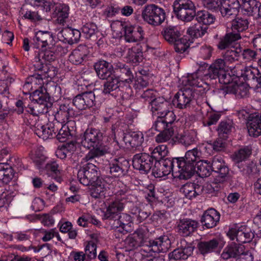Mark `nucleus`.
I'll list each match as a JSON object with an SVG mask.
<instances>
[{"label":"nucleus","mask_w":261,"mask_h":261,"mask_svg":"<svg viewBox=\"0 0 261 261\" xmlns=\"http://www.w3.org/2000/svg\"><path fill=\"white\" fill-rule=\"evenodd\" d=\"M145 230L139 229L132 236L125 240V247L128 250L135 249L139 247L146 246L147 250L142 249L141 252L160 253L166 252L171 246V241L167 236H162L147 242Z\"/></svg>","instance_id":"f257e3e1"},{"label":"nucleus","mask_w":261,"mask_h":261,"mask_svg":"<svg viewBox=\"0 0 261 261\" xmlns=\"http://www.w3.org/2000/svg\"><path fill=\"white\" fill-rule=\"evenodd\" d=\"M113 201L107 208L103 216L104 219L116 218L118 214L122 212L127 202H132L135 199L131 195L127 187L121 181L114 180L112 182Z\"/></svg>","instance_id":"f03ea898"},{"label":"nucleus","mask_w":261,"mask_h":261,"mask_svg":"<svg viewBox=\"0 0 261 261\" xmlns=\"http://www.w3.org/2000/svg\"><path fill=\"white\" fill-rule=\"evenodd\" d=\"M102 133L98 129L88 128L81 135L80 143L84 147L90 149L83 159L86 161L99 157L110 152L109 147L102 144Z\"/></svg>","instance_id":"7ed1b4c3"},{"label":"nucleus","mask_w":261,"mask_h":261,"mask_svg":"<svg viewBox=\"0 0 261 261\" xmlns=\"http://www.w3.org/2000/svg\"><path fill=\"white\" fill-rule=\"evenodd\" d=\"M201 154V152L194 148L186 152L185 158H175L177 168L174 171L175 176L179 177V179L190 178L195 171V164L200 160Z\"/></svg>","instance_id":"20e7f679"},{"label":"nucleus","mask_w":261,"mask_h":261,"mask_svg":"<svg viewBox=\"0 0 261 261\" xmlns=\"http://www.w3.org/2000/svg\"><path fill=\"white\" fill-rule=\"evenodd\" d=\"M111 27L114 37L121 38L123 35L127 42L138 43L144 39L143 30L140 26H133L126 22L116 21L111 24Z\"/></svg>","instance_id":"39448f33"},{"label":"nucleus","mask_w":261,"mask_h":261,"mask_svg":"<svg viewBox=\"0 0 261 261\" xmlns=\"http://www.w3.org/2000/svg\"><path fill=\"white\" fill-rule=\"evenodd\" d=\"M47 48L36 53L35 64L37 68H40L39 58L46 60L49 62L54 61L58 54L63 50L62 46L59 43H55L52 34L48 31H39L37 32Z\"/></svg>","instance_id":"423d86ee"},{"label":"nucleus","mask_w":261,"mask_h":261,"mask_svg":"<svg viewBox=\"0 0 261 261\" xmlns=\"http://www.w3.org/2000/svg\"><path fill=\"white\" fill-rule=\"evenodd\" d=\"M162 34L165 39L171 44H173L176 52L182 53L189 47L186 38L182 37V33L178 27L169 26L164 29Z\"/></svg>","instance_id":"0eeeda50"},{"label":"nucleus","mask_w":261,"mask_h":261,"mask_svg":"<svg viewBox=\"0 0 261 261\" xmlns=\"http://www.w3.org/2000/svg\"><path fill=\"white\" fill-rule=\"evenodd\" d=\"M173 11L176 17L182 21L189 22L196 15V9L191 0H175Z\"/></svg>","instance_id":"6e6552de"},{"label":"nucleus","mask_w":261,"mask_h":261,"mask_svg":"<svg viewBox=\"0 0 261 261\" xmlns=\"http://www.w3.org/2000/svg\"><path fill=\"white\" fill-rule=\"evenodd\" d=\"M176 168H177L176 159L166 158L160 161H155L152 169V172L155 177L160 178L166 176L172 172L174 178L179 179V177H176L174 175Z\"/></svg>","instance_id":"1a4fd4ad"},{"label":"nucleus","mask_w":261,"mask_h":261,"mask_svg":"<svg viewBox=\"0 0 261 261\" xmlns=\"http://www.w3.org/2000/svg\"><path fill=\"white\" fill-rule=\"evenodd\" d=\"M142 16L144 21L153 26L160 25L166 18L164 10L154 4L146 6Z\"/></svg>","instance_id":"9d476101"},{"label":"nucleus","mask_w":261,"mask_h":261,"mask_svg":"<svg viewBox=\"0 0 261 261\" xmlns=\"http://www.w3.org/2000/svg\"><path fill=\"white\" fill-rule=\"evenodd\" d=\"M29 124L33 127V129L35 134L44 140L55 137L61 125V123L55 121L50 122L44 125L40 121L35 123L31 121Z\"/></svg>","instance_id":"9b49d317"},{"label":"nucleus","mask_w":261,"mask_h":261,"mask_svg":"<svg viewBox=\"0 0 261 261\" xmlns=\"http://www.w3.org/2000/svg\"><path fill=\"white\" fill-rule=\"evenodd\" d=\"M227 235L231 240H236L239 243L250 242L254 236L249 227L243 225L229 228Z\"/></svg>","instance_id":"f8f14e48"},{"label":"nucleus","mask_w":261,"mask_h":261,"mask_svg":"<svg viewBox=\"0 0 261 261\" xmlns=\"http://www.w3.org/2000/svg\"><path fill=\"white\" fill-rule=\"evenodd\" d=\"M107 82L103 85V93L105 94H110L113 96H116L120 92V95L123 98H128L131 92V88L129 86L126 87V92L122 93V90H120V84L122 83L119 78L115 75H113L107 79Z\"/></svg>","instance_id":"ddd939ff"},{"label":"nucleus","mask_w":261,"mask_h":261,"mask_svg":"<svg viewBox=\"0 0 261 261\" xmlns=\"http://www.w3.org/2000/svg\"><path fill=\"white\" fill-rule=\"evenodd\" d=\"M230 69L233 75L243 77L245 81H252L256 83L261 73L257 68L252 66L241 68L240 65H238L237 66H230Z\"/></svg>","instance_id":"4468645a"},{"label":"nucleus","mask_w":261,"mask_h":261,"mask_svg":"<svg viewBox=\"0 0 261 261\" xmlns=\"http://www.w3.org/2000/svg\"><path fill=\"white\" fill-rule=\"evenodd\" d=\"M154 163L152 156L146 153H137L133 159V167L142 173H147L152 168Z\"/></svg>","instance_id":"2eb2a0df"},{"label":"nucleus","mask_w":261,"mask_h":261,"mask_svg":"<svg viewBox=\"0 0 261 261\" xmlns=\"http://www.w3.org/2000/svg\"><path fill=\"white\" fill-rule=\"evenodd\" d=\"M193 100V93L189 88H184L179 91L172 100L174 107L180 109L189 107Z\"/></svg>","instance_id":"dca6fc26"},{"label":"nucleus","mask_w":261,"mask_h":261,"mask_svg":"<svg viewBox=\"0 0 261 261\" xmlns=\"http://www.w3.org/2000/svg\"><path fill=\"white\" fill-rule=\"evenodd\" d=\"M75 115V111L69 103H62L59 106L55 115V122L60 123L69 124L72 122L69 119Z\"/></svg>","instance_id":"f3484780"},{"label":"nucleus","mask_w":261,"mask_h":261,"mask_svg":"<svg viewBox=\"0 0 261 261\" xmlns=\"http://www.w3.org/2000/svg\"><path fill=\"white\" fill-rule=\"evenodd\" d=\"M95 99L94 93L90 91L77 95L73 99L72 102L77 109L83 110L92 107L94 105Z\"/></svg>","instance_id":"a211bd4d"},{"label":"nucleus","mask_w":261,"mask_h":261,"mask_svg":"<svg viewBox=\"0 0 261 261\" xmlns=\"http://www.w3.org/2000/svg\"><path fill=\"white\" fill-rule=\"evenodd\" d=\"M210 164L212 171L218 174L215 179L216 181L217 182H222L225 181L226 177L228 174L229 170L222 158L215 156Z\"/></svg>","instance_id":"6ab92c4d"},{"label":"nucleus","mask_w":261,"mask_h":261,"mask_svg":"<svg viewBox=\"0 0 261 261\" xmlns=\"http://www.w3.org/2000/svg\"><path fill=\"white\" fill-rule=\"evenodd\" d=\"M33 104L34 107V111L37 116L40 114L46 113L48 112L47 100L48 97L43 93L39 91H35L32 95Z\"/></svg>","instance_id":"aec40b11"},{"label":"nucleus","mask_w":261,"mask_h":261,"mask_svg":"<svg viewBox=\"0 0 261 261\" xmlns=\"http://www.w3.org/2000/svg\"><path fill=\"white\" fill-rule=\"evenodd\" d=\"M202 69H199L196 72L188 74L187 76L182 77V84L185 86H191L197 87H203L206 83L204 81L203 75L205 78Z\"/></svg>","instance_id":"412c9836"},{"label":"nucleus","mask_w":261,"mask_h":261,"mask_svg":"<svg viewBox=\"0 0 261 261\" xmlns=\"http://www.w3.org/2000/svg\"><path fill=\"white\" fill-rule=\"evenodd\" d=\"M57 36L60 40L69 44H73L79 41L81 32L78 30L68 27L64 28L60 31Z\"/></svg>","instance_id":"4be33fe9"},{"label":"nucleus","mask_w":261,"mask_h":261,"mask_svg":"<svg viewBox=\"0 0 261 261\" xmlns=\"http://www.w3.org/2000/svg\"><path fill=\"white\" fill-rule=\"evenodd\" d=\"M240 7L241 3L239 0H223L219 9L222 15L228 18L236 15Z\"/></svg>","instance_id":"5701e85b"},{"label":"nucleus","mask_w":261,"mask_h":261,"mask_svg":"<svg viewBox=\"0 0 261 261\" xmlns=\"http://www.w3.org/2000/svg\"><path fill=\"white\" fill-rule=\"evenodd\" d=\"M248 132L250 136L257 137L261 135V118L256 113L250 114L247 121Z\"/></svg>","instance_id":"b1692460"},{"label":"nucleus","mask_w":261,"mask_h":261,"mask_svg":"<svg viewBox=\"0 0 261 261\" xmlns=\"http://www.w3.org/2000/svg\"><path fill=\"white\" fill-rule=\"evenodd\" d=\"M220 218V213L214 208H210L204 213L201 218V222L203 226L211 228L216 226Z\"/></svg>","instance_id":"393cba45"},{"label":"nucleus","mask_w":261,"mask_h":261,"mask_svg":"<svg viewBox=\"0 0 261 261\" xmlns=\"http://www.w3.org/2000/svg\"><path fill=\"white\" fill-rule=\"evenodd\" d=\"M128 162L123 158L115 159L114 162L110 164V173L114 177L124 175L127 170Z\"/></svg>","instance_id":"a878e982"},{"label":"nucleus","mask_w":261,"mask_h":261,"mask_svg":"<svg viewBox=\"0 0 261 261\" xmlns=\"http://www.w3.org/2000/svg\"><path fill=\"white\" fill-rule=\"evenodd\" d=\"M94 67L97 76L100 79L106 80L113 75L112 65L106 61H98L95 63Z\"/></svg>","instance_id":"bb28decb"},{"label":"nucleus","mask_w":261,"mask_h":261,"mask_svg":"<svg viewBox=\"0 0 261 261\" xmlns=\"http://www.w3.org/2000/svg\"><path fill=\"white\" fill-rule=\"evenodd\" d=\"M227 62L224 59H217L214 63H213L208 69V72L205 73V76L207 79H216L219 75V73L226 70V67L230 70V67L227 65Z\"/></svg>","instance_id":"cd10ccee"},{"label":"nucleus","mask_w":261,"mask_h":261,"mask_svg":"<svg viewBox=\"0 0 261 261\" xmlns=\"http://www.w3.org/2000/svg\"><path fill=\"white\" fill-rule=\"evenodd\" d=\"M198 224L195 220L184 219L180 220L178 223V231L182 235L188 236L197 229Z\"/></svg>","instance_id":"c85d7f7f"},{"label":"nucleus","mask_w":261,"mask_h":261,"mask_svg":"<svg viewBox=\"0 0 261 261\" xmlns=\"http://www.w3.org/2000/svg\"><path fill=\"white\" fill-rule=\"evenodd\" d=\"M113 221L111 223L112 227L114 229H118V231H127L128 227L130 226L131 217L125 213L118 214L116 218L110 219Z\"/></svg>","instance_id":"c756f323"},{"label":"nucleus","mask_w":261,"mask_h":261,"mask_svg":"<svg viewBox=\"0 0 261 261\" xmlns=\"http://www.w3.org/2000/svg\"><path fill=\"white\" fill-rule=\"evenodd\" d=\"M106 190V181L102 178L97 179L89 187L90 194L94 198H101L105 197Z\"/></svg>","instance_id":"7c9ffc66"},{"label":"nucleus","mask_w":261,"mask_h":261,"mask_svg":"<svg viewBox=\"0 0 261 261\" xmlns=\"http://www.w3.org/2000/svg\"><path fill=\"white\" fill-rule=\"evenodd\" d=\"M116 76L120 80L122 83L132 82L134 78L130 69L125 64L121 63H116L115 67Z\"/></svg>","instance_id":"2f4dec72"},{"label":"nucleus","mask_w":261,"mask_h":261,"mask_svg":"<svg viewBox=\"0 0 261 261\" xmlns=\"http://www.w3.org/2000/svg\"><path fill=\"white\" fill-rule=\"evenodd\" d=\"M123 141L128 147H137L141 145L144 141L143 134L140 132H133L124 134Z\"/></svg>","instance_id":"473e14b6"},{"label":"nucleus","mask_w":261,"mask_h":261,"mask_svg":"<svg viewBox=\"0 0 261 261\" xmlns=\"http://www.w3.org/2000/svg\"><path fill=\"white\" fill-rule=\"evenodd\" d=\"M69 7L63 3L59 2L56 4V9L52 13L53 17L56 18V21L59 24H63L69 16Z\"/></svg>","instance_id":"72a5a7b5"},{"label":"nucleus","mask_w":261,"mask_h":261,"mask_svg":"<svg viewBox=\"0 0 261 261\" xmlns=\"http://www.w3.org/2000/svg\"><path fill=\"white\" fill-rule=\"evenodd\" d=\"M194 250V247L190 245H186L181 247L174 249L168 255L170 260L186 259L191 256Z\"/></svg>","instance_id":"f704fd0d"},{"label":"nucleus","mask_w":261,"mask_h":261,"mask_svg":"<svg viewBox=\"0 0 261 261\" xmlns=\"http://www.w3.org/2000/svg\"><path fill=\"white\" fill-rule=\"evenodd\" d=\"M225 91L227 93L234 94L236 96L241 98L248 95L249 88L246 84L240 83L239 84L233 82L226 87Z\"/></svg>","instance_id":"c9c22d12"},{"label":"nucleus","mask_w":261,"mask_h":261,"mask_svg":"<svg viewBox=\"0 0 261 261\" xmlns=\"http://www.w3.org/2000/svg\"><path fill=\"white\" fill-rule=\"evenodd\" d=\"M241 38L240 34L228 31L224 36L220 38L217 46L221 50L226 49Z\"/></svg>","instance_id":"e433bc0d"},{"label":"nucleus","mask_w":261,"mask_h":261,"mask_svg":"<svg viewBox=\"0 0 261 261\" xmlns=\"http://www.w3.org/2000/svg\"><path fill=\"white\" fill-rule=\"evenodd\" d=\"M243 249V245L231 243L224 248L221 254V257L224 260L236 258L242 253Z\"/></svg>","instance_id":"4c0bfd02"},{"label":"nucleus","mask_w":261,"mask_h":261,"mask_svg":"<svg viewBox=\"0 0 261 261\" xmlns=\"http://www.w3.org/2000/svg\"><path fill=\"white\" fill-rule=\"evenodd\" d=\"M151 110L153 114L160 116L169 111V103L163 98L159 97L151 101Z\"/></svg>","instance_id":"58836bf2"},{"label":"nucleus","mask_w":261,"mask_h":261,"mask_svg":"<svg viewBox=\"0 0 261 261\" xmlns=\"http://www.w3.org/2000/svg\"><path fill=\"white\" fill-rule=\"evenodd\" d=\"M221 245L220 239L215 238L208 241L200 242L198 247L200 253L204 255L214 251Z\"/></svg>","instance_id":"ea45409f"},{"label":"nucleus","mask_w":261,"mask_h":261,"mask_svg":"<svg viewBox=\"0 0 261 261\" xmlns=\"http://www.w3.org/2000/svg\"><path fill=\"white\" fill-rule=\"evenodd\" d=\"M39 62L41 64L40 68H37L35 66V58L33 59V64L35 70L42 71L44 73V77L53 79L55 77L57 74V69L53 66L45 63V62H48L46 60L41 59V58H39ZM48 62H49L48 61Z\"/></svg>","instance_id":"a19ab883"},{"label":"nucleus","mask_w":261,"mask_h":261,"mask_svg":"<svg viewBox=\"0 0 261 261\" xmlns=\"http://www.w3.org/2000/svg\"><path fill=\"white\" fill-rule=\"evenodd\" d=\"M238 168L242 174L246 177L251 178L259 173L256 164L252 161L239 164Z\"/></svg>","instance_id":"79ce46f5"},{"label":"nucleus","mask_w":261,"mask_h":261,"mask_svg":"<svg viewBox=\"0 0 261 261\" xmlns=\"http://www.w3.org/2000/svg\"><path fill=\"white\" fill-rule=\"evenodd\" d=\"M87 56V48L85 46L80 45L74 49L69 56V61L75 65L82 64Z\"/></svg>","instance_id":"37998d69"},{"label":"nucleus","mask_w":261,"mask_h":261,"mask_svg":"<svg viewBox=\"0 0 261 261\" xmlns=\"http://www.w3.org/2000/svg\"><path fill=\"white\" fill-rule=\"evenodd\" d=\"M234 128L232 121L229 120L221 121L218 125L217 131L219 137L225 139L228 137Z\"/></svg>","instance_id":"c03bdc74"},{"label":"nucleus","mask_w":261,"mask_h":261,"mask_svg":"<svg viewBox=\"0 0 261 261\" xmlns=\"http://www.w3.org/2000/svg\"><path fill=\"white\" fill-rule=\"evenodd\" d=\"M195 171L202 178L210 176L212 171L210 163L202 160H199L195 164Z\"/></svg>","instance_id":"a18cd8bd"},{"label":"nucleus","mask_w":261,"mask_h":261,"mask_svg":"<svg viewBox=\"0 0 261 261\" xmlns=\"http://www.w3.org/2000/svg\"><path fill=\"white\" fill-rule=\"evenodd\" d=\"M199 189L198 185L190 182L184 185L181 190L185 196L187 198L191 199L199 195Z\"/></svg>","instance_id":"49530a36"},{"label":"nucleus","mask_w":261,"mask_h":261,"mask_svg":"<svg viewBox=\"0 0 261 261\" xmlns=\"http://www.w3.org/2000/svg\"><path fill=\"white\" fill-rule=\"evenodd\" d=\"M242 54V48L240 47H231L227 49L223 55L224 59L226 62L232 63L238 60Z\"/></svg>","instance_id":"de8ad7c7"},{"label":"nucleus","mask_w":261,"mask_h":261,"mask_svg":"<svg viewBox=\"0 0 261 261\" xmlns=\"http://www.w3.org/2000/svg\"><path fill=\"white\" fill-rule=\"evenodd\" d=\"M248 27V20L245 18H237L232 21L231 31L234 33H239L242 32Z\"/></svg>","instance_id":"09e8293b"},{"label":"nucleus","mask_w":261,"mask_h":261,"mask_svg":"<svg viewBox=\"0 0 261 261\" xmlns=\"http://www.w3.org/2000/svg\"><path fill=\"white\" fill-rule=\"evenodd\" d=\"M195 16L199 23H202L205 26L213 23L215 20V17L205 10L198 11Z\"/></svg>","instance_id":"8fccbe9b"},{"label":"nucleus","mask_w":261,"mask_h":261,"mask_svg":"<svg viewBox=\"0 0 261 261\" xmlns=\"http://www.w3.org/2000/svg\"><path fill=\"white\" fill-rule=\"evenodd\" d=\"M127 58L133 63H138L142 61L143 53L137 46H134L128 50Z\"/></svg>","instance_id":"3c124183"},{"label":"nucleus","mask_w":261,"mask_h":261,"mask_svg":"<svg viewBox=\"0 0 261 261\" xmlns=\"http://www.w3.org/2000/svg\"><path fill=\"white\" fill-rule=\"evenodd\" d=\"M197 140V133L194 130H190L180 136L178 139L180 143L185 146H189L193 144Z\"/></svg>","instance_id":"603ef678"},{"label":"nucleus","mask_w":261,"mask_h":261,"mask_svg":"<svg viewBox=\"0 0 261 261\" xmlns=\"http://www.w3.org/2000/svg\"><path fill=\"white\" fill-rule=\"evenodd\" d=\"M151 153L150 156H152L155 162V161H160L166 156L169 153V151L166 145H160L153 148Z\"/></svg>","instance_id":"864d4df0"},{"label":"nucleus","mask_w":261,"mask_h":261,"mask_svg":"<svg viewBox=\"0 0 261 261\" xmlns=\"http://www.w3.org/2000/svg\"><path fill=\"white\" fill-rule=\"evenodd\" d=\"M241 2V7L249 15L257 11L260 4L256 0H242Z\"/></svg>","instance_id":"5fc2aeb1"},{"label":"nucleus","mask_w":261,"mask_h":261,"mask_svg":"<svg viewBox=\"0 0 261 261\" xmlns=\"http://www.w3.org/2000/svg\"><path fill=\"white\" fill-rule=\"evenodd\" d=\"M207 29L206 26H203L200 23H198L189 28L187 32L191 36L196 38L200 37L205 34Z\"/></svg>","instance_id":"6e6d98bb"},{"label":"nucleus","mask_w":261,"mask_h":261,"mask_svg":"<svg viewBox=\"0 0 261 261\" xmlns=\"http://www.w3.org/2000/svg\"><path fill=\"white\" fill-rule=\"evenodd\" d=\"M68 124L61 123L60 127L56 134L57 139L61 142H65L70 136Z\"/></svg>","instance_id":"4d7b16f0"},{"label":"nucleus","mask_w":261,"mask_h":261,"mask_svg":"<svg viewBox=\"0 0 261 261\" xmlns=\"http://www.w3.org/2000/svg\"><path fill=\"white\" fill-rule=\"evenodd\" d=\"M86 173L89 177L94 180H96L100 178L98 176V168L92 163H88L81 168Z\"/></svg>","instance_id":"13d9d810"},{"label":"nucleus","mask_w":261,"mask_h":261,"mask_svg":"<svg viewBox=\"0 0 261 261\" xmlns=\"http://www.w3.org/2000/svg\"><path fill=\"white\" fill-rule=\"evenodd\" d=\"M155 137V141L158 143H164L169 141L174 134L173 127H170L165 130L159 132Z\"/></svg>","instance_id":"bf43d9fd"},{"label":"nucleus","mask_w":261,"mask_h":261,"mask_svg":"<svg viewBox=\"0 0 261 261\" xmlns=\"http://www.w3.org/2000/svg\"><path fill=\"white\" fill-rule=\"evenodd\" d=\"M251 153V150L248 147L241 148L233 154V160L239 164L247 158Z\"/></svg>","instance_id":"052dcab7"},{"label":"nucleus","mask_w":261,"mask_h":261,"mask_svg":"<svg viewBox=\"0 0 261 261\" xmlns=\"http://www.w3.org/2000/svg\"><path fill=\"white\" fill-rule=\"evenodd\" d=\"M82 31L86 38H94L95 35L98 33L97 26L92 22L85 24L82 28Z\"/></svg>","instance_id":"680f3d73"},{"label":"nucleus","mask_w":261,"mask_h":261,"mask_svg":"<svg viewBox=\"0 0 261 261\" xmlns=\"http://www.w3.org/2000/svg\"><path fill=\"white\" fill-rule=\"evenodd\" d=\"M96 244L93 241H89L88 242L85 248V254L87 259L92 260L96 258Z\"/></svg>","instance_id":"e2e57ef3"},{"label":"nucleus","mask_w":261,"mask_h":261,"mask_svg":"<svg viewBox=\"0 0 261 261\" xmlns=\"http://www.w3.org/2000/svg\"><path fill=\"white\" fill-rule=\"evenodd\" d=\"M160 117L167 124L168 128L173 127L172 124L176 119V116L172 111L169 110Z\"/></svg>","instance_id":"0e129e2a"},{"label":"nucleus","mask_w":261,"mask_h":261,"mask_svg":"<svg viewBox=\"0 0 261 261\" xmlns=\"http://www.w3.org/2000/svg\"><path fill=\"white\" fill-rule=\"evenodd\" d=\"M132 213L135 218H136L139 222H141L145 220L149 216L150 213L143 210L139 209L138 207H134L132 210Z\"/></svg>","instance_id":"69168bd1"},{"label":"nucleus","mask_w":261,"mask_h":261,"mask_svg":"<svg viewBox=\"0 0 261 261\" xmlns=\"http://www.w3.org/2000/svg\"><path fill=\"white\" fill-rule=\"evenodd\" d=\"M82 169H80L77 173V178L81 184L84 186H90L95 180L89 177Z\"/></svg>","instance_id":"338daca9"},{"label":"nucleus","mask_w":261,"mask_h":261,"mask_svg":"<svg viewBox=\"0 0 261 261\" xmlns=\"http://www.w3.org/2000/svg\"><path fill=\"white\" fill-rule=\"evenodd\" d=\"M243 249L242 253L239 254L240 261H253L254 256L252 251L248 249H246L243 245Z\"/></svg>","instance_id":"774afa93"}]
</instances>
